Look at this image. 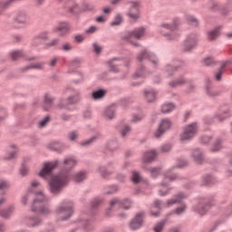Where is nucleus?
Listing matches in <instances>:
<instances>
[{"mask_svg": "<svg viewBox=\"0 0 232 232\" xmlns=\"http://www.w3.org/2000/svg\"><path fill=\"white\" fill-rule=\"evenodd\" d=\"M57 166H59V161L46 162L39 172V177L42 179H46L48 177H51L49 186L52 193H59V191L68 184V175L59 174L52 177V171H53Z\"/></svg>", "mask_w": 232, "mask_h": 232, "instance_id": "obj_1", "label": "nucleus"}, {"mask_svg": "<svg viewBox=\"0 0 232 232\" xmlns=\"http://www.w3.org/2000/svg\"><path fill=\"white\" fill-rule=\"evenodd\" d=\"M42 186L39 181H32L31 187L28 188L29 193H34L35 199L34 200L32 211L34 213H42V215H50L51 210L48 207L41 208L42 202H46V196H44V192L40 190L37 192V189H41Z\"/></svg>", "mask_w": 232, "mask_h": 232, "instance_id": "obj_2", "label": "nucleus"}, {"mask_svg": "<svg viewBox=\"0 0 232 232\" xmlns=\"http://www.w3.org/2000/svg\"><path fill=\"white\" fill-rule=\"evenodd\" d=\"M73 215V203L65 201L62 203L55 210L57 220H68Z\"/></svg>", "mask_w": 232, "mask_h": 232, "instance_id": "obj_3", "label": "nucleus"}, {"mask_svg": "<svg viewBox=\"0 0 232 232\" xmlns=\"http://www.w3.org/2000/svg\"><path fill=\"white\" fill-rule=\"evenodd\" d=\"M146 35V29L144 27H140L134 29L132 32H127L122 36V41H126L127 43H130L133 46H137V43H134V39H142Z\"/></svg>", "mask_w": 232, "mask_h": 232, "instance_id": "obj_4", "label": "nucleus"}, {"mask_svg": "<svg viewBox=\"0 0 232 232\" xmlns=\"http://www.w3.org/2000/svg\"><path fill=\"white\" fill-rule=\"evenodd\" d=\"M180 24L179 19H175L172 24H163L160 30L162 35H165L169 41H173L177 37V34H175V30Z\"/></svg>", "mask_w": 232, "mask_h": 232, "instance_id": "obj_5", "label": "nucleus"}, {"mask_svg": "<svg viewBox=\"0 0 232 232\" xmlns=\"http://www.w3.org/2000/svg\"><path fill=\"white\" fill-rule=\"evenodd\" d=\"M198 130V126L197 123H191L185 127L183 133L180 135V140L184 142V140H191L193 137L197 135V131Z\"/></svg>", "mask_w": 232, "mask_h": 232, "instance_id": "obj_6", "label": "nucleus"}, {"mask_svg": "<svg viewBox=\"0 0 232 232\" xmlns=\"http://www.w3.org/2000/svg\"><path fill=\"white\" fill-rule=\"evenodd\" d=\"M69 92H72V95L69 96L67 100L61 102L60 106L63 108H65V106H70V104H77V102L81 101V92L75 90H69Z\"/></svg>", "mask_w": 232, "mask_h": 232, "instance_id": "obj_7", "label": "nucleus"}, {"mask_svg": "<svg viewBox=\"0 0 232 232\" xmlns=\"http://www.w3.org/2000/svg\"><path fill=\"white\" fill-rule=\"evenodd\" d=\"M169 128H171V121H169V119L161 120L159 129L154 133L156 139L162 137Z\"/></svg>", "mask_w": 232, "mask_h": 232, "instance_id": "obj_8", "label": "nucleus"}, {"mask_svg": "<svg viewBox=\"0 0 232 232\" xmlns=\"http://www.w3.org/2000/svg\"><path fill=\"white\" fill-rule=\"evenodd\" d=\"M111 209L113 208H121L122 209H130L131 208V201L129 199H124L121 201L119 198H113L111 203Z\"/></svg>", "mask_w": 232, "mask_h": 232, "instance_id": "obj_9", "label": "nucleus"}, {"mask_svg": "<svg viewBox=\"0 0 232 232\" xmlns=\"http://www.w3.org/2000/svg\"><path fill=\"white\" fill-rule=\"evenodd\" d=\"M28 21H30V16L28 15V13L24 11L18 12L14 18V23L20 26H26V24H28Z\"/></svg>", "mask_w": 232, "mask_h": 232, "instance_id": "obj_10", "label": "nucleus"}, {"mask_svg": "<svg viewBox=\"0 0 232 232\" xmlns=\"http://www.w3.org/2000/svg\"><path fill=\"white\" fill-rule=\"evenodd\" d=\"M144 220V213L140 212L136 215V217L130 221V227L133 231L139 229L142 227V222Z\"/></svg>", "mask_w": 232, "mask_h": 232, "instance_id": "obj_11", "label": "nucleus"}, {"mask_svg": "<svg viewBox=\"0 0 232 232\" xmlns=\"http://www.w3.org/2000/svg\"><path fill=\"white\" fill-rule=\"evenodd\" d=\"M195 46H197V35L191 34L184 43V51L189 52V50H192Z\"/></svg>", "mask_w": 232, "mask_h": 232, "instance_id": "obj_12", "label": "nucleus"}, {"mask_svg": "<svg viewBox=\"0 0 232 232\" xmlns=\"http://www.w3.org/2000/svg\"><path fill=\"white\" fill-rule=\"evenodd\" d=\"M54 32H60L61 35H66L72 32V26L68 23L62 22L54 28Z\"/></svg>", "mask_w": 232, "mask_h": 232, "instance_id": "obj_13", "label": "nucleus"}, {"mask_svg": "<svg viewBox=\"0 0 232 232\" xmlns=\"http://www.w3.org/2000/svg\"><path fill=\"white\" fill-rule=\"evenodd\" d=\"M131 7L128 13V15L130 19H133L134 21L139 19L140 14H139V3L137 2H130Z\"/></svg>", "mask_w": 232, "mask_h": 232, "instance_id": "obj_14", "label": "nucleus"}, {"mask_svg": "<svg viewBox=\"0 0 232 232\" xmlns=\"http://www.w3.org/2000/svg\"><path fill=\"white\" fill-rule=\"evenodd\" d=\"M77 166V160L74 158H65L63 160V169L65 171H72Z\"/></svg>", "mask_w": 232, "mask_h": 232, "instance_id": "obj_15", "label": "nucleus"}, {"mask_svg": "<svg viewBox=\"0 0 232 232\" xmlns=\"http://www.w3.org/2000/svg\"><path fill=\"white\" fill-rule=\"evenodd\" d=\"M150 59L154 64H157V63H159V61L157 60V56H155V54L153 53H150L146 51L140 53L139 55H138V59L139 61H144V59Z\"/></svg>", "mask_w": 232, "mask_h": 232, "instance_id": "obj_16", "label": "nucleus"}, {"mask_svg": "<svg viewBox=\"0 0 232 232\" xmlns=\"http://www.w3.org/2000/svg\"><path fill=\"white\" fill-rule=\"evenodd\" d=\"M208 209L209 205H204V203H199L194 208L195 213L199 215V217H203V215H206Z\"/></svg>", "mask_w": 232, "mask_h": 232, "instance_id": "obj_17", "label": "nucleus"}, {"mask_svg": "<svg viewBox=\"0 0 232 232\" xmlns=\"http://www.w3.org/2000/svg\"><path fill=\"white\" fill-rule=\"evenodd\" d=\"M144 95L148 102H155L157 99V92L154 90H145Z\"/></svg>", "mask_w": 232, "mask_h": 232, "instance_id": "obj_18", "label": "nucleus"}, {"mask_svg": "<svg viewBox=\"0 0 232 232\" xmlns=\"http://www.w3.org/2000/svg\"><path fill=\"white\" fill-rule=\"evenodd\" d=\"M155 157H157V152L155 150L147 151L143 154L142 160L143 162H151L155 160Z\"/></svg>", "mask_w": 232, "mask_h": 232, "instance_id": "obj_19", "label": "nucleus"}, {"mask_svg": "<svg viewBox=\"0 0 232 232\" xmlns=\"http://www.w3.org/2000/svg\"><path fill=\"white\" fill-rule=\"evenodd\" d=\"M192 157L196 164H202V161L204 160V157L202 156V151L198 150H193Z\"/></svg>", "mask_w": 232, "mask_h": 232, "instance_id": "obj_20", "label": "nucleus"}, {"mask_svg": "<svg viewBox=\"0 0 232 232\" xmlns=\"http://www.w3.org/2000/svg\"><path fill=\"white\" fill-rule=\"evenodd\" d=\"M182 198H186V197L182 194H179L173 198L167 201V208H169V206H173V204H179V202H182Z\"/></svg>", "mask_w": 232, "mask_h": 232, "instance_id": "obj_21", "label": "nucleus"}, {"mask_svg": "<svg viewBox=\"0 0 232 232\" xmlns=\"http://www.w3.org/2000/svg\"><path fill=\"white\" fill-rule=\"evenodd\" d=\"M103 117L108 120L113 119L115 117V106L108 107L103 113Z\"/></svg>", "mask_w": 232, "mask_h": 232, "instance_id": "obj_22", "label": "nucleus"}, {"mask_svg": "<svg viewBox=\"0 0 232 232\" xmlns=\"http://www.w3.org/2000/svg\"><path fill=\"white\" fill-rule=\"evenodd\" d=\"M119 64H121V60L112 59L109 62V66L111 68V72H119Z\"/></svg>", "mask_w": 232, "mask_h": 232, "instance_id": "obj_23", "label": "nucleus"}, {"mask_svg": "<svg viewBox=\"0 0 232 232\" xmlns=\"http://www.w3.org/2000/svg\"><path fill=\"white\" fill-rule=\"evenodd\" d=\"M17 1L21 0H6V1H0V12H3V10H6L12 3H17Z\"/></svg>", "mask_w": 232, "mask_h": 232, "instance_id": "obj_24", "label": "nucleus"}, {"mask_svg": "<svg viewBox=\"0 0 232 232\" xmlns=\"http://www.w3.org/2000/svg\"><path fill=\"white\" fill-rule=\"evenodd\" d=\"M175 110V105L173 103H165L161 106L162 113H169Z\"/></svg>", "mask_w": 232, "mask_h": 232, "instance_id": "obj_25", "label": "nucleus"}, {"mask_svg": "<svg viewBox=\"0 0 232 232\" xmlns=\"http://www.w3.org/2000/svg\"><path fill=\"white\" fill-rule=\"evenodd\" d=\"M104 95H106V91H104L102 89L93 92L92 94V99H94V101L102 99V97H104Z\"/></svg>", "mask_w": 232, "mask_h": 232, "instance_id": "obj_26", "label": "nucleus"}, {"mask_svg": "<svg viewBox=\"0 0 232 232\" xmlns=\"http://www.w3.org/2000/svg\"><path fill=\"white\" fill-rule=\"evenodd\" d=\"M121 24H122V14H117L113 21L111 23V26H119Z\"/></svg>", "mask_w": 232, "mask_h": 232, "instance_id": "obj_27", "label": "nucleus"}, {"mask_svg": "<svg viewBox=\"0 0 232 232\" xmlns=\"http://www.w3.org/2000/svg\"><path fill=\"white\" fill-rule=\"evenodd\" d=\"M87 175L86 172H79L77 174H75V176L73 177V180L74 182H82V180H85Z\"/></svg>", "mask_w": 232, "mask_h": 232, "instance_id": "obj_28", "label": "nucleus"}, {"mask_svg": "<svg viewBox=\"0 0 232 232\" xmlns=\"http://www.w3.org/2000/svg\"><path fill=\"white\" fill-rule=\"evenodd\" d=\"M177 179V175L173 174L171 170H169L165 173L164 181L165 182H171Z\"/></svg>", "mask_w": 232, "mask_h": 232, "instance_id": "obj_29", "label": "nucleus"}, {"mask_svg": "<svg viewBox=\"0 0 232 232\" xmlns=\"http://www.w3.org/2000/svg\"><path fill=\"white\" fill-rule=\"evenodd\" d=\"M227 64H229V62H227V63L222 64V66H221L220 70L218 71V72L216 73V81H221L222 74L224 73V68H226V66H227Z\"/></svg>", "mask_w": 232, "mask_h": 232, "instance_id": "obj_30", "label": "nucleus"}, {"mask_svg": "<svg viewBox=\"0 0 232 232\" xmlns=\"http://www.w3.org/2000/svg\"><path fill=\"white\" fill-rule=\"evenodd\" d=\"M160 201L156 200L154 202V206L152 207L150 213L152 215V217H159V212H154L155 209H160Z\"/></svg>", "mask_w": 232, "mask_h": 232, "instance_id": "obj_31", "label": "nucleus"}, {"mask_svg": "<svg viewBox=\"0 0 232 232\" xmlns=\"http://www.w3.org/2000/svg\"><path fill=\"white\" fill-rule=\"evenodd\" d=\"M48 39V33H42L34 39V43H41V41H46Z\"/></svg>", "mask_w": 232, "mask_h": 232, "instance_id": "obj_32", "label": "nucleus"}, {"mask_svg": "<svg viewBox=\"0 0 232 232\" xmlns=\"http://www.w3.org/2000/svg\"><path fill=\"white\" fill-rule=\"evenodd\" d=\"M24 55V53H23V51H14L11 53V57L13 61H17V59H21V57H23Z\"/></svg>", "mask_w": 232, "mask_h": 232, "instance_id": "obj_33", "label": "nucleus"}, {"mask_svg": "<svg viewBox=\"0 0 232 232\" xmlns=\"http://www.w3.org/2000/svg\"><path fill=\"white\" fill-rule=\"evenodd\" d=\"M218 35H219L218 29H215L208 33V40L215 41V39H217Z\"/></svg>", "mask_w": 232, "mask_h": 232, "instance_id": "obj_34", "label": "nucleus"}, {"mask_svg": "<svg viewBox=\"0 0 232 232\" xmlns=\"http://www.w3.org/2000/svg\"><path fill=\"white\" fill-rule=\"evenodd\" d=\"M8 151H9V156L7 157L8 160L14 159V157L17 155V149L15 148V146H12Z\"/></svg>", "mask_w": 232, "mask_h": 232, "instance_id": "obj_35", "label": "nucleus"}, {"mask_svg": "<svg viewBox=\"0 0 232 232\" xmlns=\"http://www.w3.org/2000/svg\"><path fill=\"white\" fill-rule=\"evenodd\" d=\"M187 21L188 24H192V26H198V20L191 15L187 16Z\"/></svg>", "mask_w": 232, "mask_h": 232, "instance_id": "obj_36", "label": "nucleus"}, {"mask_svg": "<svg viewBox=\"0 0 232 232\" xmlns=\"http://www.w3.org/2000/svg\"><path fill=\"white\" fill-rule=\"evenodd\" d=\"M160 195L161 197H164V196L168 195V183H166V184L162 183L160 185Z\"/></svg>", "mask_w": 232, "mask_h": 232, "instance_id": "obj_37", "label": "nucleus"}, {"mask_svg": "<svg viewBox=\"0 0 232 232\" xmlns=\"http://www.w3.org/2000/svg\"><path fill=\"white\" fill-rule=\"evenodd\" d=\"M204 66H213L215 64V60L212 57H207L202 61Z\"/></svg>", "mask_w": 232, "mask_h": 232, "instance_id": "obj_38", "label": "nucleus"}, {"mask_svg": "<svg viewBox=\"0 0 232 232\" xmlns=\"http://www.w3.org/2000/svg\"><path fill=\"white\" fill-rule=\"evenodd\" d=\"M82 224L83 229H85V231H92V229H93V225L90 221H82Z\"/></svg>", "mask_w": 232, "mask_h": 232, "instance_id": "obj_39", "label": "nucleus"}, {"mask_svg": "<svg viewBox=\"0 0 232 232\" xmlns=\"http://www.w3.org/2000/svg\"><path fill=\"white\" fill-rule=\"evenodd\" d=\"M14 211V207H10L7 211H2L0 212V216L4 217V218H8L10 215H12V212Z\"/></svg>", "mask_w": 232, "mask_h": 232, "instance_id": "obj_40", "label": "nucleus"}, {"mask_svg": "<svg viewBox=\"0 0 232 232\" xmlns=\"http://www.w3.org/2000/svg\"><path fill=\"white\" fill-rule=\"evenodd\" d=\"M151 177H153V179H156V177L160 173V169L159 168H151L149 169Z\"/></svg>", "mask_w": 232, "mask_h": 232, "instance_id": "obj_41", "label": "nucleus"}, {"mask_svg": "<svg viewBox=\"0 0 232 232\" xmlns=\"http://www.w3.org/2000/svg\"><path fill=\"white\" fill-rule=\"evenodd\" d=\"M132 182L135 184H138V182H140V174L137 171L132 172Z\"/></svg>", "mask_w": 232, "mask_h": 232, "instance_id": "obj_42", "label": "nucleus"}, {"mask_svg": "<svg viewBox=\"0 0 232 232\" xmlns=\"http://www.w3.org/2000/svg\"><path fill=\"white\" fill-rule=\"evenodd\" d=\"M98 170L99 173H101L102 177H106V173L110 175V167H108L107 169L104 167H99Z\"/></svg>", "mask_w": 232, "mask_h": 232, "instance_id": "obj_43", "label": "nucleus"}, {"mask_svg": "<svg viewBox=\"0 0 232 232\" xmlns=\"http://www.w3.org/2000/svg\"><path fill=\"white\" fill-rule=\"evenodd\" d=\"M184 82H186V81H184V79H180L179 81H178V82H171L170 83H169V86L171 87V88H177V86H181V84H184Z\"/></svg>", "mask_w": 232, "mask_h": 232, "instance_id": "obj_44", "label": "nucleus"}, {"mask_svg": "<svg viewBox=\"0 0 232 232\" xmlns=\"http://www.w3.org/2000/svg\"><path fill=\"white\" fill-rule=\"evenodd\" d=\"M186 205L182 204L180 207L177 208L175 210L176 215H182L186 211Z\"/></svg>", "mask_w": 232, "mask_h": 232, "instance_id": "obj_45", "label": "nucleus"}, {"mask_svg": "<svg viewBox=\"0 0 232 232\" xmlns=\"http://www.w3.org/2000/svg\"><path fill=\"white\" fill-rule=\"evenodd\" d=\"M53 102V98L50 94H45L44 96V104L50 106Z\"/></svg>", "mask_w": 232, "mask_h": 232, "instance_id": "obj_46", "label": "nucleus"}, {"mask_svg": "<svg viewBox=\"0 0 232 232\" xmlns=\"http://www.w3.org/2000/svg\"><path fill=\"white\" fill-rule=\"evenodd\" d=\"M221 142L222 141L220 140H218L216 141V143L214 144V146L212 147V151H218V150H220V149L222 148Z\"/></svg>", "mask_w": 232, "mask_h": 232, "instance_id": "obj_47", "label": "nucleus"}, {"mask_svg": "<svg viewBox=\"0 0 232 232\" xmlns=\"http://www.w3.org/2000/svg\"><path fill=\"white\" fill-rule=\"evenodd\" d=\"M50 122V116H46L44 120L39 122V128H44L46 124Z\"/></svg>", "mask_w": 232, "mask_h": 232, "instance_id": "obj_48", "label": "nucleus"}, {"mask_svg": "<svg viewBox=\"0 0 232 232\" xmlns=\"http://www.w3.org/2000/svg\"><path fill=\"white\" fill-rule=\"evenodd\" d=\"M10 188V183L6 180L0 181V189H8Z\"/></svg>", "mask_w": 232, "mask_h": 232, "instance_id": "obj_49", "label": "nucleus"}, {"mask_svg": "<svg viewBox=\"0 0 232 232\" xmlns=\"http://www.w3.org/2000/svg\"><path fill=\"white\" fill-rule=\"evenodd\" d=\"M40 223H41V220H39L38 218H34L29 219V226L35 227V226H39Z\"/></svg>", "mask_w": 232, "mask_h": 232, "instance_id": "obj_50", "label": "nucleus"}, {"mask_svg": "<svg viewBox=\"0 0 232 232\" xmlns=\"http://www.w3.org/2000/svg\"><path fill=\"white\" fill-rule=\"evenodd\" d=\"M162 229H164V222L158 223L154 227V231L155 232H162Z\"/></svg>", "mask_w": 232, "mask_h": 232, "instance_id": "obj_51", "label": "nucleus"}, {"mask_svg": "<svg viewBox=\"0 0 232 232\" xmlns=\"http://www.w3.org/2000/svg\"><path fill=\"white\" fill-rule=\"evenodd\" d=\"M20 174L22 175V177H26V175H28V167L22 166L20 169Z\"/></svg>", "mask_w": 232, "mask_h": 232, "instance_id": "obj_52", "label": "nucleus"}, {"mask_svg": "<svg viewBox=\"0 0 232 232\" xmlns=\"http://www.w3.org/2000/svg\"><path fill=\"white\" fill-rule=\"evenodd\" d=\"M92 46L95 53H101L102 52V47L98 44H93Z\"/></svg>", "mask_w": 232, "mask_h": 232, "instance_id": "obj_53", "label": "nucleus"}, {"mask_svg": "<svg viewBox=\"0 0 232 232\" xmlns=\"http://www.w3.org/2000/svg\"><path fill=\"white\" fill-rule=\"evenodd\" d=\"M73 47L71 45L70 43H65L63 45V52H70Z\"/></svg>", "mask_w": 232, "mask_h": 232, "instance_id": "obj_54", "label": "nucleus"}, {"mask_svg": "<svg viewBox=\"0 0 232 232\" xmlns=\"http://www.w3.org/2000/svg\"><path fill=\"white\" fill-rule=\"evenodd\" d=\"M111 190L107 191V195H112V193H117L119 191V187L118 186H112L110 188Z\"/></svg>", "mask_w": 232, "mask_h": 232, "instance_id": "obj_55", "label": "nucleus"}, {"mask_svg": "<svg viewBox=\"0 0 232 232\" xmlns=\"http://www.w3.org/2000/svg\"><path fill=\"white\" fill-rule=\"evenodd\" d=\"M77 137H79V134H77L76 131H72L71 133H69L68 138L70 139V140H75V139H77Z\"/></svg>", "mask_w": 232, "mask_h": 232, "instance_id": "obj_56", "label": "nucleus"}, {"mask_svg": "<svg viewBox=\"0 0 232 232\" xmlns=\"http://www.w3.org/2000/svg\"><path fill=\"white\" fill-rule=\"evenodd\" d=\"M130 131V129L128 126H125L122 130H121V135L122 137H126Z\"/></svg>", "mask_w": 232, "mask_h": 232, "instance_id": "obj_57", "label": "nucleus"}, {"mask_svg": "<svg viewBox=\"0 0 232 232\" xmlns=\"http://www.w3.org/2000/svg\"><path fill=\"white\" fill-rule=\"evenodd\" d=\"M95 139H96L95 137H92L90 140H87L82 142L81 144H82V146H90V144H92V142H93V140H95Z\"/></svg>", "mask_w": 232, "mask_h": 232, "instance_id": "obj_58", "label": "nucleus"}, {"mask_svg": "<svg viewBox=\"0 0 232 232\" xmlns=\"http://www.w3.org/2000/svg\"><path fill=\"white\" fill-rule=\"evenodd\" d=\"M74 41H76V43H82V41H84V35L82 34H77L74 37Z\"/></svg>", "mask_w": 232, "mask_h": 232, "instance_id": "obj_59", "label": "nucleus"}, {"mask_svg": "<svg viewBox=\"0 0 232 232\" xmlns=\"http://www.w3.org/2000/svg\"><path fill=\"white\" fill-rule=\"evenodd\" d=\"M170 150H171V145L169 144H166L161 147V151H163V153H167V151H169Z\"/></svg>", "mask_w": 232, "mask_h": 232, "instance_id": "obj_60", "label": "nucleus"}, {"mask_svg": "<svg viewBox=\"0 0 232 232\" xmlns=\"http://www.w3.org/2000/svg\"><path fill=\"white\" fill-rule=\"evenodd\" d=\"M107 19L106 16L101 15L96 18V21L97 23H106Z\"/></svg>", "mask_w": 232, "mask_h": 232, "instance_id": "obj_61", "label": "nucleus"}, {"mask_svg": "<svg viewBox=\"0 0 232 232\" xmlns=\"http://www.w3.org/2000/svg\"><path fill=\"white\" fill-rule=\"evenodd\" d=\"M97 32V27L91 26L89 29L85 31V34H95Z\"/></svg>", "mask_w": 232, "mask_h": 232, "instance_id": "obj_62", "label": "nucleus"}, {"mask_svg": "<svg viewBox=\"0 0 232 232\" xmlns=\"http://www.w3.org/2000/svg\"><path fill=\"white\" fill-rule=\"evenodd\" d=\"M112 11H113V8L108 7V6L102 9L103 14H105L106 15H109V14H111Z\"/></svg>", "mask_w": 232, "mask_h": 232, "instance_id": "obj_63", "label": "nucleus"}, {"mask_svg": "<svg viewBox=\"0 0 232 232\" xmlns=\"http://www.w3.org/2000/svg\"><path fill=\"white\" fill-rule=\"evenodd\" d=\"M143 117L141 115H134L132 117V122H139L140 121H142Z\"/></svg>", "mask_w": 232, "mask_h": 232, "instance_id": "obj_64", "label": "nucleus"}]
</instances>
